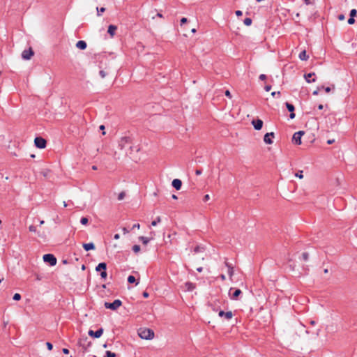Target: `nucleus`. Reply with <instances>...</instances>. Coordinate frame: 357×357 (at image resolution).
Listing matches in <instances>:
<instances>
[{"instance_id":"4468645a","label":"nucleus","mask_w":357,"mask_h":357,"mask_svg":"<svg viewBox=\"0 0 357 357\" xmlns=\"http://www.w3.org/2000/svg\"><path fill=\"white\" fill-rule=\"evenodd\" d=\"M82 246L86 251L95 249V245L93 243H83Z\"/></svg>"},{"instance_id":"7ed1b4c3","label":"nucleus","mask_w":357,"mask_h":357,"mask_svg":"<svg viewBox=\"0 0 357 357\" xmlns=\"http://www.w3.org/2000/svg\"><path fill=\"white\" fill-rule=\"evenodd\" d=\"M43 258L45 262L50 264L51 266H54L56 264V259L52 254H45Z\"/></svg>"},{"instance_id":"c756f323","label":"nucleus","mask_w":357,"mask_h":357,"mask_svg":"<svg viewBox=\"0 0 357 357\" xmlns=\"http://www.w3.org/2000/svg\"><path fill=\"white\" fill-rule=\"evenodd\" d=\"M13 300L15 301H20L21 299V295L18 293H16L13 296Z\"/></svg>"},{"instance_id":"13d9d810","label":"nucleus","mask_w":357,"mask_h":357,"mask_svg":"<svg viewBox=\"0 0 357 357\" xmlns=\"http://www.w3.org/2000/svg\"><path fill=\"white\" fill-rule=\"evenodd\" d=\"M334 141H335L334 139H328L327 141V144H333L334 142Z\"/></svg>"},{"instance_id":"79ce46f5","label":"nucleus","mask_w":357,"mask_h":357,"mask_svg":"<svg viewBox=\"0 0 357 357\" xmlns=\"http://www.w3.org/2000/svg\"><path fill=\"white\" fill-rule=\"evenodd\" d=\"M104 357H112V351H107L105 356Z\"/></svg>"},{"instance_id":"412c9836","label":"nucleus","mask_w":357,"mask_h":357,"mask_svg":"<svg viewBox=\"0 0 357 357\" xmlns=\"http://www.w3.org/2000/svg\"><path fill=\"white\" fill-rule=\"evenodd\" d=\"M152 238H147L144 236H140L139 239L142 242L143 244L146 245Z\"/></svg>"},{"instance_id":"338daca9","label":"nucleus","mask_w":357,"mask_h":357,"mask_svg":"<svg viewBox=\"0 0 357 357\" xmlns=\"http://www.w3.org/2000/svg\"><path fill=\"white\" fill-rule=\"evenodd\" d=\"M304 1L307 5L310 4V0H304Z\"/></svg>"},{"instance_id":"774afa93","label":"nucleus","mask_w":357,"mask_h":357,"mask_svg":"<svg viewBox=\"0 0 357 357\" xmlns=\"http://www.w3.org/2000/svg\"><path fill=\"white\" fill-rule=\"evenodd\" d=\"M323 107H323V105H319L318 106L319 109H323Z\"/></svg>"},{"instance_id":"a18cd8bd","label":"nucleus","mask_w":357,"mask_h":357,"mask_svg":"<svg viewBox=\"0 0 357 357\" xmlns=\"http://www.w3.org/2000/svg\"><path fill=\"white\" fill-rule=\"evenodd\" d=\"M266 76L264 74H261V75H259V79L261 80H264V79H266Z\"/></svg>"},{"instance_id":"3c124183","label":"nucleus","mask_w":357,"mask_h":357,"mask_svg":"<svg viewBox=\"0 0 357 357\" xmlns=\"http://www.w3.org/2000/svg\"><path fill=\"white\" fill-rule=\"evenodd\" d=\"M202 250V248H200L199 246H197L195 248V252H198L199 251H200Z\"/></svg>"},{"instance_id":"e2e57ef3","label":"nucleus","mask_w":357,"mask_h":357,"mask_svg":"<svg viewBox=\"0 0 357 357\" xmlns=\"http://www.w3.org/2000/svg\"><path fill=\"white\" fill-rule=\"evenodd\" d=\"M114 238L115 239H119V234H115V235H114Z\"/></svg>"},{"instance_id":"f3484780","label":"nucleus","mask_w":357,"mask_h":357,"mask_svg":"<svg viewBox=\"0 0 357 357\" xmlns=\"http://www.w3.org/2000/svg\"><path fill=\"white\" fill-rule=\"evenodd\" d=\"M314 75H315L314 73H311L305 75V78L307 82H308V83L314 82L315 79H313L312 81L310 79V78H311L312 76H314Z\"/></svg>"},{"instance_id":"603ef678","label":"nucleus","mask_w":357,"mask_h":357,"mask_svg":"<svg viewBox=\"0 0 357 357\" xmlns=\"http://www.w3.org/2000/svg\"><path fill=\"white\" fill-rule=\"evenodd\" d=\"M236 15L237 16H241V15H242V11H241V10H236Z\"/></svg>"},{"instance_id":"bb28decb","label":"nucleus","mask_w":357,"mask_h":357,"mask_svg":"<svg viewBox=\"0 0 357 357\" xmlns=\"http://www.w3.org/2000/svg\"><path fill=\"white\" fill-rule=\"evenodd\" d=\"M135 280H136L134 276H132V275H130L128 278V282L129 283H134L135 282Z\"/></svg>"},{"instance_id":"ddd939ff","label":"nucleus","mask_w":357,"mask_h":357,"mask_svg":"<svg viewBox=\"0 0 357 357\" xmlns=\"http://www.w3.org/2000/svg\"><path fill=\"white\" fill-rule=\"evenodd\" d=\"M182 185V182L180 179L175 178L172 181V186L177 190H180Z\"/></svg>"},{"instance_id":"864d4df0","label":"nucleus","mask_w":357,"mask_h":357,"mask_svg":"<svg viewBox=\"0 0 357 357\" xmlns=\"http://www.w3.org/2000/svg\"><path fill=\"white\" fill-rule=\"evenodd\" d=\"M289 117L291 119L295 118V114L294 113V112L290 113Z\"/></svg>"},{"instance_id":"c85d7f7f","label":"nucleus","mask_w":357,"mask_h":357,"mask_svg":"<svg viewBox=\"0 0 357 357\" xmlns=\"http://www.w3.org/2000/svg\"><path fill=\"white\" fill-rule=\"evenodd\" d=\"M88 221H89V220H88V218H86V217H83V218H81V220H80V222H81V224H82V225H86V224L88 223Z\"/></svg>"},{"instance_id":"423d86ee","label":"nucleus","mask_w":357,"mask_h":357,"mask_svg":"<svg viewBox=\"0 0 357 357\" xmlns=\"http://www.w3.org/2000/svg\"><path fill=\"white\" fill-rule=\"evenodd\" d=\"M33 55V51L31 48H29V50H24L22 53V57L24 60H29Z\"/></svg>"},{"instance_id":"393cba45","label":"nucleus","mask_w":357,"mask_h":357,"mask_svg":"<svg viewBox=\"0 0 357 357\" xmlns=\"http://www.w3.org/2000/svg\"><path fill=\"white\" fill-rule=\"evenodd\" d=\"M132 250H133L134 252L138 253L140 251V246L138 245H135L132 247Z\"/></svg>"},{"instance_id":"09e8293b","label":"nucleus","mask_w":357,"mask_h":357,"mask_svg":"<svg viewBox=\"0 0 357 357\" xmlns=\"http://www.w3.org/2000/svg\"><path fill=\"white\" fill-rule=\"evenodd\" d=\"M202 173V170L201 169H196L195 171V174L196 175H201Z\"/></svg>"},{"instance_id":"bf43d9fd","label":"nucleus","mask_w":357,"mask_h":357,"mask_svg":"<svg viewBox=\"0 0 357 357\" xmlns=\"http://www.w3.org/2000/svg\"><path fill=\"white\" fill-rule=\"evenodd\" d=\"M220 277L221 280L223 281L225 280V279H226V277L224 274L220 275Z\"/></svg>"},{"instance_id":"052dcab7","label":"nucleus","mask_w":357,"mask_h":357,"mask_svg":"<svg viewBox=\"0 0 357 357\" xmlns=\"http://www.w3.org/2000/svg\"><path fill=\"white\" fill-rule=\"evenodd\" d=\"M319 89L318 88L317 90L314 91H313V94H314V95H317V94H318V93H319Z\"/></svg>"},{"instance_id":"9b49d317","label":"nucleus","mask_w":357,"mask_h":357,"mask_svg":"<svg viewBox=\"0 0 357 357\" xmlns=\"http://www.w3.org/2000/svg\"><path fill=\"white\" fill-rule=\"evenodd\" d=\"M219 316L222 317H224L227 320H229L232 318L233 314L231 311H228L227 312H225L222 310H220L218 313Z\"/></svg>"},{"instance_id":"dca6fc26","label":"nucleus","mask_w":357,"mask_h":357,"mask_svg":"<svg viewBox=\"0 0 357 357\" xmlns=\"http://www.w3.org/2000/svg\"><path fill=\"white\" fill-rule=\"evenodd\" d=\"M299 59L301 60H303V61H306L308 59L309 56L307 54V52L305 50H303L302 51L300 54H299Z\"/></svg>"},{"instance_id":"e433bc0d","label":"nucleus","mask_w":357,"mask_h":357,"mask_svg":"<svg viewBox=\"0 0 357 357\" xmlns=\"http://www.w3.org/2000/svg\"><path fill=\"white\" fill-rule=\"evenodd\" d=\"M302 257L305 261H307L308 259V254L306 252L303 253Z\"/></svg>"},{"instance_id":"4c0bfd02","label":"nucleus","mask_w":357,"mask_h":357,"mask_svg":"<svg viewBox=\"0 0 357 357\" xmlns=\"http://www.w3.org/2000/svg\"><path fill=\"white\" fill-rule=\"evenodd\" d=\"M46 345H47V347L48 350H52V349L53 346H52V344L50 342H47Z\"/></svg>"},{"instance_id":"20e7f679","label":"nucleus","mask_w":357,"mask_h":357,"mask_svg":"<svg viewBox=\"0 0 357 357\" xmlns=\"http://www.w3.org/2000/svg\"><path fill=\"white\" fill-rule=\"evenodd\" d=\"M304 134V131H298L295 132L292 137V142L296 145L301 144V137Z\"/></svg>"},{"instance_id":"f03ea898","label":"nucleus","mask_w":357,"mask_h":357,"mask_svg":"<svg viewBox=\"0 0 357 357\" xmlns=\"http://www.w3.org/2000/svg\"><path fill=\"white\" fill-rule=\"evenodd\" d=\"M138 335L142 339L152 340L154 337L153 330L146 328H141L138 330Z\"/></svg>"},{"instance_id":"58836bf2","label":"nucleus","mask_w":357,"mask_h":357,"mask_svg":"<svg viewBox=\"0 0 357 357\" xmlns=\"http://www.w3.org/2000/svg\"><path fill=\"white\" fill-rule=\"evenodd\" d=\"M322 89H324V91H326V93H329V92H331V87H329V86H327V87H324V86H322Z\"/></svg>"},{"instance_id":"7c9ffc66","label":"nucleus","mask_w":357,"mask_h":357,"mask_svg":"<svg viewBox=\"0 0 357 357\" xmlns=\"http://www.w3.org/2000/svg\"><path fill=\"white\" fill-rule=\"evenodd\" d=\"M357 11L356 9H352L350 11V17H354L356 15Z\"/></svg>"},{"instance_id":"49530a36","label":"nucleus","mask_w":357,"mask_h":357,"mask_svg":"<svg viewBox=\"0 0 357 357\" xmlns=\"http://www.w3.org/2000/svg\"><path fill=\"white\" fill-rule=\"evenodd\" d=\"M210 199V196L209 195H206L204 197V202H207L208 200H209Z\"/></svg>"},{"instance_id":"c9c22d12","label":"nucleus","mask_w":357,"mask_h":357,"mask_svg":"<svg viewBox=\"0 0 357 357\" xmlns=\"http://www.w3.org/2000/svg\"><path fill=\"white\" fill-rule=\"evenodd\" d=\"M355 22L354 17H350V18L348 20V23L349 24H353Z\"/></svg>"},{"instance_id":"6e6d98bb","label":"nucleus","mask_w":357,"mask_h":357,"mask_svg":"<svg viewBox=\"0 0 357 357\" xmlns=\"http://www.w3.org/2000/svg\"><path fill=\"white\" fill-rule=\"evenodd\" d=\"M338 19H339V20H344V16L343 15H340L338 16Z\"/></svg>"},{"instance_id":"680f3d73","label":"nucleus","mask_w":357,"mask_h":357,"mask_svg":"<svg viewBox=\"0 0 357 357\" xmlns=\"http://www.w3.org/2000/svg\"><path fill=\"white\" fill-rule=\"evenodd\" d=\"M123 233L126 234L127 233H128V231L126 229V228H123Z\"/></svg>"},{"instance_id":"aec40b11","label":"nucleus","mask_w":357,"mask_h":357,"mask_svg":"<svg viewBox=\"0 0 357 357\" xmlns=\"http://www.w3.org/2000/svg\"><path fill=\"white\" fill-rule=\"evenodd\" d=\"M241 291L240 289H236L234 292L233 295L231 296V298L236 300L237 299L238 296L241 294Z\"/></svg>"},{"instance_id":"69168bd1","label":"nucleus","mask_w":357,"mask_h":357,"mask_svg":"<svg viewBox=\"0 0 357 357\" xmlns=\"http://www.w3.org/2000/svg\"><path fill=\"white\" fill-rule=\"evenodd\" d=\"M100 129L102 130H105V126L103 125H101L100 126Z\"/></svg>"},{"instance_id":"9d476101","label":"nucleus","mask_w":357,"mask_h":357,"mask_svg":"<svg viewBox=\"0 0 357 357\" xmlns=\"http://www.w3.org/2000/svg\"><path fill=\"white\" fill-rule=\"evenodd\" d=\"M195 288H196L195 284L190 282H187L184 284V290L186 291H192Z\"/></svg>"},{"instance_id":"8fccbe9b","label":"nucleus","mask_w":357,"mask_h":357,"mask_svg":"<svg viewBox=\"0 0 357 357\" xmlns=\"http://www.w3.org/2000/svg\"><path fill=\"white\" fill-rule=\"evenodd\" d=\"M271 86L267 85V86H265V90L266 91H271Z\"/></svg>"},{"instance_id":"473e14b6","label":"nucleus","mask_w":357,"mask_h":357,"mask_svg":"<svg viewBox=\"0 0 357 357\" xmlns=\"http://www.w3.org/2000/svg\"><path fill=\"white\" fill-rule=\"evenodd\" d=\"M96 10H97V13H98L97 14H98V15L99 16V15H100V12L103 13V12L105 10V8H100V9H99V8L97 7V8H96Z\"/></svg>"},{"instance_id":"39448f33","label":"nucleus","mask_w":357,"mask_h":357,"mask_svg":"<svg viewBox=\"0 0 357 357\" xmlns=\"http://www.w3.org/2000/svg\"><path fill=\"white\" fill-rule=\"evenodd\" d=\"M34 143L36 147L39 149H44L46 146V140L40 137H37L34 139Z\"/></svg>"},{"instance_id":"f8f14e48","label":"nucleus","mask_w":357,"mask_h":357,"mask_svg":"<svg viewBox=\"0 0 357 357\" xmlns=\"http://www.w3.org/2000/svg\"><path fill=\"white\" fill-rule=\"evenodd\" d=\"M225 264L228 268V275L231 279L232 276L234 275V267L227 260L225 261Z\"/></svg>"},{"instance_id":"4d7b16f0","label":"nucleus","mask_w":357,"mask_h":357,"mask_svg":"<svg viewBox=\"0 0 357 357\" xmlns=\"http://www.w3.org/2000/svg\"><path fill=\"white\" fill-rule=\"evenodd\" d=\"M149 293H147L146 291H144V292L143 293V296H144V298H148V297H149Z\"/></svg>"},{"instance_id":"4be33fe9","label":"nucleus","mask_w":357,"mask_h":357,"mask_svg":"<svg viewBox=\"0 0 357 357\" xmlns=\"http://www.w3.org/2000/svg\"><path fill=\"white\" fill-rule=\"evenodd\" d=\"M286 107L290 112H293L295 109L294 106L289 102H286Z\"/></svg>"},{"instance_id":"5701e85b","label":"nucleus","mask_w":357,"mask_h":357,"mask_svg":"<svg viewBox=\"0 0 357 357\" xmlns=\"http://www.w3.org/2000/svg\"><path fill=\"white\" fill-rule=\"evenodd\" d=\"M160 222H161V218L158 216L156 218V219L155 220L152 221L151 225L155 227L157 225L158 223H159Z\"/></svg>"},{"instance_id":"de8ad7c7","label":"nucleus","mask_w":357,"mask_h":357,"mask_svg":"<svg viewBox=\"0 0 357 357\" xmlns=\"http://www.w3.org/2000/svg\"><path fill=\"white\" fill-rule=\"evenodd\" d=\"M62 351H63V354H69V350H68V349H66V348H63V349H62Z\"/></svg>"},{"instance_id":"f704fd0d","label":"nucleus","mask_w":357,"mask_h":357,"mask_svg":"<svg viewBox=\"0 0 357 357\" xmlns=\"http://www.w3.org/2000/svg\"><path fill=\"white\" fill-rule=\"evenodd\" d=\"M105 306L106 308L107 309H112V303H109V302H105Z\"/></svg>"},{"instance_id":"6e6552de","label":"nucleus","mask_w":357,"mask_h":357,"mask_svg":"<svg viewBox=\"0 0 357 357\" xmlns=\"http://www.w3.org/2000/svg\"><path fill=\"white\" fill-rule=\"evenodd\" d=\"M102 333H103V329L102 328H100V329H98L96 331H93L92 330H89L88 333H89V335L91 337L98 338V337H100L102 335Z\"/></svg>"},{"instance_id":"a19ab883","label":"nucleus","mask_w":357,"mask_h":357,"mask_svg":"<svg viewBox=\"0 0 357 357\" xmlns=\"http://www.w3.org/2000/svg\"><path fill=\"white\" fill-rule=\"evenodd\" d=\"M112 24L109 25L108 26V29H107V33L112 36Z\"/></svg>"},{"instance_id":"0e129e2a","label":"nucleus","mask_w":357,"mask_h":357,"mask_svg":"<svg viewBox=\"0 0 357 357\" xmlns=\"http://www.w3.org/2000/svg\"><path fill=\"white\" fill-rule=\"evenodd\" d=\"M202 269H203L202 267H199V268H197V271H199V272H202Z\"/></svg>"},{"instance_id":"b1692460","label":"nucleus","mask_w":357,"mask_h":357,"mask_svg":"<svg viewBox=\"0 0 357 357\" xmlns=\"http://www.w3.org/2000/svg\"><path fill=\"white\" fill-rule=\"evenodd\" d=\"M126 195V192H120V193L118 195V200H119V201L123 200V199L125 198Z\"/></svg>"},{"instance_id":"2eb2a0df","label":"nucleus","mask_w":357,"mask_h":357,"mask_svg":"<svg viewBox=\"0 0 357 357\" xmlns=\"http://www.w3.org/2000/svg\"><path fill=\"white\" fill-rule=\"evenodd\" d=\"M76 47L78 48V49H80V50H85L87 47V45H86V43L84 40H79L77 43H76Z\"/></svg>"},{"instance_id":"ea45409f","label":"nucleus","mask_w":357,"mask_h":357,"mask_svg":"<svg viewBox=\"0 0 357 357\" xmlns=\"http://www.w3.org/2000/svg\"><path fill=\"white\" fill-rule=\"evenodd\" d=\"M225 96L227 97H228L229 98H231V93H230V91L229 90H227L225 91Z\"/></svg>"},{"instance_id":"1a4fd4ad","label":"nucleus","mask_w":357,"mask_h":357,"mask_svg":"<svg viewBox=\"0 0 357 357\" xmlns=\"http://www.w3.org/2000/svg\"><path fill=\"white\" fill-rule=\"evenodd\" d=\"M274 132H268L266 133L264 137V141L267 144H273L272 137H274Z\"/></svg>"},{"instance_id":"a211bd4d","label":"nucleus","mask_w":357,"mask_h":357,"mask_svg":"<svg viewBox=\"0 0 357 357\" xmlns=\"http://www.w3.org/2000/svg\"><path fill=\"white\" fill-rule=\"evenodd\" d=\"M107 264L104 262L100 263L96 268L97 271H100L101 270H106Z\"/></svg>"},{"instance_id":"f257e3e1","label":"nucleus","mask_w":357,"mask_h":357,"mask_svg":"<svg viewBox=\"0 0 357 357\" xmlns=\"http://www.w3.org/2000/svg\"><path fill=\"white\" fill-rule=\"evenodd\" d=\"M140 148L135 145L132 138L129 135H122L116 141V149L113 153V158L116 161H122L129 157L133 151L139 152Z\"/></svg>"},{"instance_id":"6ab92c4d","label":"nucleus","mask_w":357,"mask_h":357,"mask_svg":"<svg viewBox=\"0 0 357 357\" xmlns=\"http://www.w3.org/2000/svg\"><path fill=\"white\" fill-rule=\"evenodd\" d=\"M121 305V301L119 299L113 301V310L117 309Z\"/></svg>"},{"instance_id":"cd10ccee","label":"nucleus","mask_w":357,"mask_h":357,"mask_svg":"<svg viewBox=\"0 0 357 357\" xmlns=\"http://www.w3.org/2000/svg\"><path fill=\"white\" fill-rule=\"evenodd\" d=\"M295 176L298 178L302 179L303 178V171H298L297 173H296Z\"/></svg>"},{"instance_id":"c03bdc74","label":"nucleus","mask_w":357,"mask_h":357,"mask_svg":"<svg viewBox=\"0 0 357 357\" xmlns=\"http://www.w3.org/2000/svg\"><path fill=\"white\" fill-rule=\"evenodd\" d=\"M100 75L102 78H104V77L106 76V73H105V71H103V70H100Z\"/></svg>"},{"instance_id":"5fc2aeb1","label":"nucleus","mask_w":357,"mask_h":357,"mask_svg":"<svg viewBox=\"0 0 357 357\" xmlns=\"http://www.w3.org/2000/svg\"><path fill=\"white\" fill-rule=\"evenodd\" d=\"M139 227H140V225L137 223V224H135L133 225L132 229H134V228L139 229Z\"/></svg>"},{"instance_id":"72a5a7b5","label":"nucleus","mask_w":357,"mask_h":357,"mask_svg":"<svg viewBox=\"0 0 357 357\" xmlns=\"http://www.w3.org/2000/svg\"><path fill=\"white\" fill-rule=\"evenodd\" d=\"M100 276L102 278H104V279L107 278V272L105 271V270L102 271L100 273Z\"/></svg>"},{"instance_id":"0eeeda50","label":"nucleus","mask_w":357,"mask_h":357,"mask_svg":"<svg viewBox=\"0 0 357 357\" xmlns=\"http://www.w3.org/2000/svg\"><path fill=\"white\" fill-rule=\"evenodd\" d=\"M252 125L254 126L255 130H259L262 128L263 121L259 119H254L252 121Z\"/></svg>"},{"instance_id":"a878e982","label":"nucleus","mask_w":357,"mask_h":357,"mask_svg":"<svg viewBox=\"0 0 357 357\" xmlns=\"http://www.w3.org/2000/svg\"><path fill=\"white\" fill-rule=\"evenodd\" d=\"M243 22L245 25L250 26L252 24V20L250 18H245Z\"/></svg>"},{"instance_id":"2f4dec72","label":"nucleus","mask_w":357,"mask_h":357,"mask_svg":"<svg viewBox=\"0 0 357 357\" xmlns=\"http://www.w3.org/2000/svg\"><path fill=\"white\" fill-rule=\"evenodd\" d=\"M29 230L31 232H36V227L33 225H30L29 227Z\"/></svg>"},{"instance_id":"37998d69","label":"nucleus","mask_w":357,"mask_h":357,"mask_svg":"<svg viewBox=\"0 0 357 357\" xmlns=\"http://www.w3.org/2000/svg\"><path fill=\"white\" fill-rule=\"evenodd\" d=\"M187 21H188V20H187V18H185V17H183V18L181 20V24L182 25V24H183L186 23V22H187Z\"/></svg>"}]
</instances>
